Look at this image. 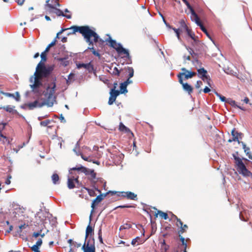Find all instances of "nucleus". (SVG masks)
Here are the masks:
<instances>
[{
    "instance_id": "4468645a",
    "label": "nucleus",
    "mask_w": 252,
    "mask_h": 252,
    "mask_svg": "<svg viewBox=\"0 0 252 252\" xmlns=\"http://www.w3.org/2000/svg\"><path fill=\"white\" fill-rule=\"evenodd\" d=\"M91 220H92V215L91 214L90 216L89 224L87 226L86 230V235H85V241L88 240V239L90 238V237H91V238H94V237L92 236V235H94V229L90 225Z\"/></svg>"
},
{
    "instance_id": "a18cd8bd",
    "label": "nucleus",
    "mask_w": 252,
    "mask_h": 252,
    "mask_svg": "<svg viewBox=\"0 0 252 252\" xmlns=\"http://www.w3.org/2000/svg\"><path fill=\"white\" fill-rule=\"evenodd\" d=\"M98 239L100 243L103 244V239L102 237L101 228H100L98 232Z\"/></svg>"
},
{
    "instance_id": "f704fd0d",
    "label": "nucleus",
    "mask_w": 252,
    "mask_h": 252,
    "mask_svg": "<svg viewBox=\"0 0 252 252\" xmlns=\"http://www.w3.org/2000/svg\"><path fill=\"white\" fill-rule=\"evenodd\" d=\"M120 92L121 94H126L127 92V86L122 83L120 85Z\"/></svg>"
},
{
    "instance_id": "473e14b6",
    "label": "nucleus",
    "mask_w": 252,
    "mask_h": 252,
    "mask_svg": "<svg viewBox=\"0 0 252 252\" xmlns=\"http://www.w3.org/2000/svg\"><path fill=\"white\" fill-rule=\"evenodd\" d=\"M227 103L230 104L231 106L236 108V107H238V105L236 104V102L232 99L231 98H227L226 102Z\"/></svg>"
},
{
    "instance_id": "39448f33",
    "label": "nucleus",
    "mask_w": 252,
    "mask_h": 252,
    "mask_svg": "<svg viewBox=\"0 0 252 252\" xmlns=\"http://www.w3.org/2000/svg\"><path fill=\"white\" fill-rule=\"evenodd\" d=\"M87 43L89 45L93 46V41L94 42H98L99 36L94 31L90 29L87 33L83 36Z\"/></svg>"
},
{
    "instance_id": "603ef678",
    "label": "nucleus",
    "mask_w": 252,
    "mask_h": 252,
    "mask_svg": "<svg viewBox=\"0 0 252 252\" xmlns=\"http://www.w3.org/2000/svg\"><path fill=\"white\" fill-rule=\"evenodd\" d=\"M169 246L167 245H164V246H161V252H166L167 250L169 249Z\"/></svg>"
},
{
    "instance_id": "bb28decb",
    "label": "nucleus",
    "mask_w": 252,
    "mask_h": 252,
    "mask_svg": "<svg viewBox=\"0 0 252 252\" xmlns=\"http://www.w3.org/2000/svg\"><path fill=\"white\" fill-rule=\"evenodd\" d=\"M198 76L199 78H203L207 74V71L203 67L197 69Z\"/></svg>"
},
{
    "instance_id": "f03ea898",
    "label": "nucleus",
    "mask_w": 252,
    "mask_h": 252,
    "mask_svg": "<svg viewBox=\"0 0 252 252\" xmlns=\"http://www.w3.org/2000/svg\"><path fill=\"white\" fill-rule=\"evenodd\" d=\"M238 153L233 154L232 156L235 160V163L237 166L238 172L245 177H252V173L248 170L242 159L238 157Z\"/></svg>"
},
{
    "instance_id": "393cba45",
    "label": "nucleus",
    "mask_w": 252,
    "mask_h": 252,
    "mask_svg": "<svg viewBox=\"0 0 252 252\" xmlns=\"http://www.w3.org/2000/svg\"><path fill=\"white\" fill-rule=\"evenodd\" d=\"M248 213L246 210H244V211L240 213L239 218L242 220L247 221L248 218Z\"/></svg>"
},
{
    "instance_id": "ea45409f",
    "label": "nucleus",
    "mask_w": 252,
    "mask_h": 252,
    "mask_svg": "<svg viewBox=\"0 0 252 252\" xmlns=\"http://www.w3.org/2000/svg\"><path fill=\"white\" fill-rule=\"evenodd\" d=\"M56 39H54V40L53 41L51 42V43H50L48 46L46 48L45 51H44V52H49V50H50V48L53 46L55 44H56Z\"/></svg>"
},
{
    "instance_id": "e2e57ef3",
    "label": "nucleus",
    "mask_w": 252,
    "mask_h": 252,
    "mask_svg": "<svg viewBox=\"0 0 252 252\" xmlns=\"http://www.w3.org/2000/svg\"><path fill=\"white\" fill-rule=\"evenodd\" d=\"M16 96L14 95V97H13L16 101H19L20 99V95L18 92H16Z\"/></svg>"
},
{
    "instance_id": "6e6d98bb",
    "label": "nucleus",
    "mask_w": 252,
    "mask_h": 252,
    "mask_svg": "<svg viewBox=\"0 0 252 252\" xmlns=\"http://www.w3.org/2000/svg\"><path fill=\"white\" fill-rule=\"evenodd\" d=\"M46 52H44V51L43 52H42L41 55H40V57H41V61H46V60H47V58H46Z\"/></svg>"
},
{
    "instance_id": "09e8293b",
    "label": "nucleus",
    "mask_w": 252,
    "mask_h": 252,
    "mask_svg": "<svg viewBox=\"0 0 252 252\" xmlns=\"http://www.w3.org/2000/svg\"><path fill=\"white\" fill-rule=\"evenodd\" d=\"M0 93L7 97H14V94H10L9 93H5V92H4L2 91H1Z\"/></svg>"
},
{
    "instance_id": "412c9836",
    "label": "nucleus",
    "mask_w": 252,
    "mask_h": 252,
    "mask_svg": "<svg viewBox=\"0 0 252 252\" xmlns=\"http://www.w3.org/2000/svg\"><path fill=\"white\" fill-rule=\"evenodd\" d=\"M77 67L78 69L83 67V68L87 69L89 71H90L91 70L93 69V66L90 63H78L77 64Z\"/></svg>"
},
{
    "instance_id": "a19ab883",
    "label": "nucleus",
    "mask_w": 252,
    "mask_h": 252,
    "mask_svg": "<svg viewBox=\"0 0 252 252\" xmlns=\"http://www.w3.org/2000/svg\"><path fill=\"white\" fill-rule=\"evenodd\" d=\"M88 49L92 51V53L94 55H95L97 57H99L100 56V54L98 52H97L95 50V49H94L93 46H92L91 47H88Z\"/></svg>"
},
{
    "instance_id": "6e6552de",
    "label": "nucleus",
    "mask_w": 252,
    "mask_h": 252,
    "mask_svg": "<svg viewBox=\"0 0 252 252\" xmlns=\"http://www.w3.org/2000/svg\"><path fill=\"white\" fill-rule=\"evenodd\" d=\"M46 6L52 9L49 11L50 13H55L58 16H62L69 19L71 18V15L70 14H64L60 9L56 7L54 5L47 4Z\"/></svg>"
},
{
    "instance_id": "4c0bfd02",
    "label": "nucleus",
    "mask_w": 252,
    "mask_h": 252,
    "mask_svg": "<svg viewBox=\"0 0 252 252\" xmlns=\"http://www.w3.org/2000/svg\"><path fill=\"white\" fill-rule=\"evenodd\" d=\"M215 93L216 95L218 97L220 98V99L221 100V101L225 102V103L226 102L227 98H226L225 97L221 95L220 94L218 93V92H217L216 91H215Z\"/></svg>"
},
{
    "instance_id": "c03bdc74",
    "label": "nucleus",
    "mask_w": 252,
    "mask_h": 252,
    "mask_svg": "<svg viewBox=\"0 0 252 252\" xmlns=\"http://www.w3.org/2000/svg\"><path fill=\"white\" fill-rule=\"evenodd\" d=\"M52 121H53V120H47L44 121H41V122L40 123V125L41 126H47L49 124H50Z\"/></svg>"
},
{
    "instance_id": "c85d7f7f",
    "label": "nucleus",
    "mask_w": 252,
    "mask_h": 252,
    "mask_svg": "<svg viewBox=\"0 0 252 252\" xmlns=\"http://www.w3.org/2000/svg\"><path fill=\"white\" fill-rule=\"evenodd\" d=\"M158 214L161 218H163L164 220H167L168 218L167 214L161 211L158 210L157 213L155 214L156 217H157Z\"/></svg>"
},
{
    "instance_id": "338daca9",
    "label": "nucleus",
    "mask_w": 252,
    "mask_h": 252,
    "mask_svg": "<svg viewBox=\"0 0 252 252\" xmlns=\"http://www.w3.org/2000/svg\"><path fill=\"white\" fill-rule=\"evenodd\" d=\"M177 226H179V224L181 226H183V222L181 221V220L180 219L178 218L177 220Z\"/></svg>"
},
{
    "instance_id": "ddd939ff",
    "label": "nucleus",
    "mask_w": 252,
    "mask_h": 252,
    "mask_svg": "<svg viewBox=\"0 0 252 252\" xmlns=\"http://www.w3.org/2000/svg\"><path fill=\"white\" fill-rule=\"evenodd\" d=\"M196 74L195 72L188 70L186 73L180 72L177 75V77L178 78L179 80H180V78L183 79V76H184L185 79L187 80L192 78L193 76H195Z\"/></svg>"
},
{
    "instance_id": "20e7f679",
    "label": "nucleus",
    "mask_w": 252,
    "mask_h": 252,
    "mask_svg": "<svg viewBox=\"0 0 252 252\" xmlns=\"http://www.w3.org/2000/svg\"><path fill=\"white\" fill-rule=\"evenodd\" d=\"M106 41L109 42V46L115 49L118 54H125V57L127 59H129L130 58L128 50L124 48L121 43H117L116 41L112 39L111 36H109V38L106 39Z\"/></svg>"
},
{
    "instance_id": "7ed1b4c3",
    "label": "nucleus",
    "mask_w": 252,
    "mask_h": 252,
    "mask_svg": "<svg viewBox=\"0 0 252 252\" xmlns=\"http://www.w3.org/2000/svg\"><path fill=\"white\" fill-rule=\"evenodd\" d=\"M54 68V65L45 66L44 63L40 61L36 66L34 75H36L37 74L40 77H47L51 73Z\"/></svg>"
},
{
    "instance_id": "1a4fd4ad",
    "label": "nucleus",
    "mask_w": 252,
    "mask_h": 252,
    "mask_svg": "<svg viewBox=\"0 0 252 252\" xmlns=\"http://www.w3.org/2000/svg\"><path fill=\"white\" fill-rule=\"evenodd\" d=\"M116 86L111 89L110 92V97L108 100V104L112 105L116 100V97L120 94V91L116 90Z\"/></svg>"
},
{
    "instance_id": "7c9ffc66",
    "label": "nucleus",
    "mask_w": 252,
    "mask_h": 252,
    "mask_svg": "<svg viewBox=\"0 0 252 252\" xmlns=\"http://www.w3.org/2000/svg\"><path fill=\"white\" fill-rule=\"evenodd\" d=\"M187 34L194 41L197 39V37L195 36V34L192 32L191 30L189 28L186 31Z\"/></svg>"
},
{
    "instance_id": "bf43d9fd",
    "label": "nucleus",
    "mask_w": 252,
    "mask_h": 252,
    "mask_svg": "<svg viewBox=\"0 0 252 252\" xmlns=\"http://www.w3.org/2000/svg\"><path fill=\"white\" fill-rule=\"evenodd\" d=\"M186 4V5L187 6L188 8L190 10L191 8H192V6L190 5L189 3L187 0H182Z\"/></svg>"
},
{
    "instance_id": "cd10ccee",
    "label": "nucleus",
    "mask_w": 252,
    "mask_h": 252,
    "mask_svg": "<svg viewBox=\"0 0 252 252\" xmlns=\"http://www.w3.org/2000/svg\"><path fill=\"white\" fill-rule=\"evenodd\" d=\"M198 26L200 27V29L201 30V31L205 33V34L207 35V36L211 40H212V39L211 38V35H210V34L209 33V32H208L207 29H206V28L203 26V25L202 24V23H201L200 25H198Z\"/></svg>"
},
{
    "instance_id": "13d9d810",
    "label": "nucleus",
    "mask_w": 252,
    "mask_h": 252,
    "mask_svg": "<svg viewBox=\"0 0 252 252\" xmlns=\"http://www.w3.org/2000/svg\"><path fill=\"white\" fill-rule=\"evenodd\" d=\"M130 78H128L127 79V80H126V81H125L124 82H123V83L124 85H126V86H127L128 84L132 83V81L131 80H130Z\"/></svg>"
},
{
    "instance_id": "9b49d317",
    "label": "nucleus",
    "mask_w": 252,
    "mask_h": 252,
    "mask_svg": "<svg viewBox=\"0 0 252 252\" xmlns=\"http://www.w3.org/2000/svg\"><path fill=\"white\" fill-rule=\"evenodd\" d=\"M184 46H185L186 49L188 51L189 54L191 56V57L193 59V60H192V63H198V57L199 53L198 52H196L195 50L193 49L192 47L187 46L185 44Z\"/></svg>"
},
{
    "instance_id": "69168bd1",
    "label": "nucleus",
    "mask_w": 252,
    "mask_h": 252,
    "mask_svg": "<svg viewBox=\"0 0 252 252\" xmlns=\"http://www.w3.org/2000/svg\"><path fill=\"white\" fill-rule=\"evenodd\" d=\"M40 235H41L40 232H39V231H38V232H34L33 233L32 236H33V237H34L35 238H37V237L40 236Z\"/></svg>"
},
{
    "instance_id": "a878e982",
    "label": "nucleus",
    "mask_w": 252,
    "mask_h": 252,
    "mask_svg": "<svg viewBox=\"0 0 252 252\" xmlns=\"http://www.w3.org/2000/svg\"><path fill=\"white\" fill-rule=\"evenodd\" d=\"M67 187L69 189H74L75 187L74 179L72 177H68L67 179Z\"/></svg>"
},
{
    "instance_id": "37998d69",
    "label": "nucleus",
    "mask_w": 252,
    "mask_h": 252,
    "mask_svg": "<svg viewBox=\"0 0 252 252\" xmlns=\"http://www.w3.org/2000/svg\"><path fill=\"white\" fill-rule=\"evenodd\" d=\"M127 70L129 73L128 78H130L132 77L134 75V70L133 68L131 67H128Z\"/></svg>"
},
{
    "instance_id": "0e129e2a",
    "label": "nucleus",
    "mask_w": 252,
    "mask_h": 252,
    "mask_svg": "<svg viewBox=\"0 0 252 252\" xmlns=\"http://www.w3.org/2000/svg\"><path fill=\"white\" fill-rule=\"evenodd\" d=\"M0 137H2L4 139H5L6 140V141L8 142V143L9 144L10 143V141L8 139V138L4 136L1 132V130H0Z\"/></svg>"
},
{
    "instance_id": "2eb2a0df",
    "label": "nucleus",
    "mask_w": 252,
    "mask_h": 252,
    "mask_svg": "<svg viewBox=\"0 0 252 252\" xmlns=\"http://www.w3.org/2000/svg\"><path fill=\"white\" fill-rule=\"evenodd\" d=\"M179 82L182 85L184 90L187 92L189 94H190L193 91L192 87L187 83H184L183 79L180 78Z\"/></svg>"
},
{
    "instance_id": "774afa93",
    "label": "nucleus",
    "mask_w": 252,
    "mask_h": 252,
    "mask_svg": "<svg viewBox=\"0 0 252 252\" xmlns=\"http://www.w3.org/2000/svg\"><path fill=\"white\" fill-rule=\"evenodd\" d=\"M203 91L204 93H208L210 92L211 90L208 87H205Z\"/></svg>"
},
{
    "instance_id": "3c124183",
    "label": "nucleus",
    "mask_w": 252,
    "mask_h": 252,
    "mask_svg": "<svg viewBox=\"0 0 252 252\" xmlns=\"http://www.w3.org/2000/svg\"><path fill=\"white\" fill-rule=\"evenodd\" d=\"M188 227L187 225H186V224H184V225H183V226H181V228L179 231V233H180L181 234L183 233L184 232H185L186 231L185 229L188 228Z\"/></svg>"
},
{
    "instance_id": "4be33fe9",
    "label": "nucleus",
    "mask_w": 252,
    "mask_h": 252,
    "mask_svg": "<svg viewBox=\"0 0 252 252\" xmlns=\"http://www.w3.org/2000/svg\"><path fill=\"white\" fill-rule=\"evenodd\" d=\"M15 106L11 105H6L3 106V109L6 112H9L12 114H18V112L16 110L14 109Z\"/></svg>"
},
{
    "instance_id": "f8f14e48",
    "label": "nucleus",
    "mask_w": 252,
    "mask_h": 252,
    "mask_svg": "<svg viewBox=\"0 0 252 252\" xmlns=\"http://www.w3.org/2000/svg\"><path fill=\"white\" fill-rule=\"evenodd\" d=\"M191 44L192 48L194 49L196 52L199 53L203 50V44L197 39L193 41Z\"/></svg>"
},
{
    "instance_id": "79ce46f5",
    "label": "nucleus",
    "mask_w": 252,
    "mask_h": 252,
    "mask_svg": "<svg viewBox=\"0 0 252 252\" xmlns=\"http://www.w3.org/2000/svg\"><path fill=\"white\" fill-rule=\"evenodd\" d=\"M85 189L88 191L89 194L91 196H94L96 195L94 189H90L88 188H85Z\"/></svg>"
},
{
    "instance_id": "0eeeda50",
    "label": "nucleus",
    "mask_w": 252,
    "mask_h": 252,
    "mask_svg": "<svg viewBox=\"0 0 252 252\" xmlns=\"http://www.w3.org/2000/svg\"><path fill=\"white\" fill-rule=\"evenodd\" d=\"M68 30H72L71 32V33L75 34L76 32H79L81 34H82L83 36L90 29V28L88 26H73L71 27L70 28H67Z\"/></svg>"
},
{
    "instance_id": "4d7b16f0",
    "label": "nucleus",
    "mask_w": 252,
    "mask_h": 252,
    "mask_svg": "<svg viewBox=\"0 0 252 252\" xmlns=\"http://www.w3.org/2000/svg\"><path fill=\"white\" fill-rule=\"evenodd\" d=\"M31 249L34 252H40V251L39 250V247H36V246L33 245Z\"/></svg>"
},
{
    "instance_id": "dca6fc26",
    "label": "nucleus",
    "mask_w": 252,
    "mask_h": 252,
    "mask_svg": "<svg viewBox=\"0 0 252 252\" xmlns=\"http://www.w3.org/2000/svg\"><path fill=\"white\" fill-rule=\"evenodd\" d=\"M121 196L124 197H126L127 199L137 200V195L131 191H122L121 192Z\"/></svg>"
},
{
    "instance_id": "864d4df0",
    "label": "nucleus",
    "mask_w": 252,
    "mask_h": 252,
    "mask_svg": "<svg viewBox=\"0 0 252 252\" xmlns=\"http://www.w3.org/2000/svg\"><path fill=\"white\" fill-rule=\"evenodd\" d=\"M74 74L73 73H70L68 76V79L66 80V84H69L70 83V80L72 79V77H73Z\"/></svg>"
},
{
    "instance_id": "a211bd4d",
    "label": "nucleus",
    "mask_w": 252,
    "mask_h": 252,
    "mask_svg": "<svg viewBox=\"0 0 252 252\" xmlns=\"http://www.w3.org/2000/svg\"><path fill=\"white\" fill-rule=\"evenodd\" d=\"M103 200V195L102 194H99L98 195L92 202L91 204V207L92 208V210L91 211V215L94 212V210L95 208V206L96 205L98 204L99 203H100L102 200Z\"/></svg>"
},
{
    "instance_id": "052dcab7",
    "label": "nucleus",
    "mask_w": 252,
    "mask_h": 252,
    "mask_svg": "<svg viewBox=\"0 0 252 252\" xmlns=\"http://www.w3.org/2000/svg\"><path fill=\"white\" fill-rule=\"evenodd\" d=\"M42 240L41 239H39L36 243V244L35 245H34V246H36V247H39L41 246V245H42Z\"/></svg>"
},
{
    "instance_id": "680f3d73",
    "label": "nucleus",
    "mask_w": 252,
    "mask_h": 252,
    "mask_svg": "<svg viewBox=\"0 0 252 252\" xmlns=\"http://www.w3.org/2000/svg\"><path fill=\"white\" fill-rule=\"evenodd\" d=\"M202 85V82L201 81L198 80L196 83L195 87H196V88L198 89L200 87V86Z\"/></svg>"
},
{
    "instance_id": "2f4dec72",
    "label": "nucleus",
    "mask_w": 252,
    "mask_h": 252,
    "mask_svg": "<svg viewBox=\"0 0 252 252\" xmlns=\"http://www.w3.org/2000/svg\"><path fill=\"white\" fill-rule=\"evenodd\" d=\"M179 237H180V239L182 242V245L184 246V251L183 252H187L186 249L187 247V243L185 241V238H184L181 234H179Z\"/></svg>"
},
{
    "instance_id": "b1692460",
    "label": "nucleus",
    "mask_w": 252,
    "mask_h": 252,
    "mask_svg": "<svg viewBox=\"0 0 252 252\" xmlns=\"http://www.w3.org/2000/svg\"><path fill=\"white\" fill-rule=\"evenodd\" d=\"M180 27L179 29H180L181 32H183V30L186 31L189 28L188 27L187 24H186L185 21L184 19H181L179 21Z\"/></svg>"
},
{
    "instance_id": "f257e3e1",
    "label": "nucleus",
    "mask_w": 252,
    "mask_h": 252,
    "mask_svg": "<svg viewBox=\"0 0 252 252\" xmlns=\"http://www.w3.org/2000/svg\"><path fill=\"white\" fill-rule=\"evenodd\" d=\"M56 85L55 81L52 82V86H48L46 91L43 92V95L46 99L40 102L36 100L28 104L29 109L33 110L35 108H41L44 105L49 107H52L55 102H56V96L54 95L56 91Z\"/></svg>"
},
{
    "instance_id": "aec40b11",
    "label": "nucleus",
    "mask_w": 252,
    "mask_h": 252,
    "mask_svg": "<svg viewBox=\"0 0 252 252\" xmlns=\"http://www.w3.org/2000/svg\"><path fill=\"white\" fill-rule=\"evenodd\" d=\"M242 134L241 132H238L235 130V128H233L231 131V135L233 136L232 140L234 141H237L239 144H240V141L239 140V137Z\"/></svg>"
},
{
    "instance_id": "9d476101",
    "label": "nucleus",
    "mask_w": 252,
    "mask_h": 252,
    "mask_svg": "<svg viewBox=\"0 0 252 252\" xmlns=\"http://www.w3.org/2000/svg\"><path fill=\"white\" fill-rule=\"evenodd\" d=\"M72 170H76L78 172H80L84 173L86 175H90V171L92 170V169H90L87 168L81 165H77L76 167H73L69 171V174H72Z\"/></svg>"
},
{
    "instance_id": "c756f323",
    "label": "nucleus",
    "mask_w": 252,
    "mask_h": 252,
    "mask_svg": "<svg viewBox=\"0 0 252 252\" xmlns=\"http://www.w3.org/2000/svg\"><path fill=\"white\" fill-rule=\"evenodd\" d=\"M119 129L120 131L125 132H129L130 131V129L122 123H120Z\"/></svg>"
},
{
    "instance_id": "c9c22d12",
    "label": "nucleus",
    "mask_w": 252,
    "mask_h": 252,
    "mask_svg": "<svg viewBox=\"0 0 252 252\" xmlns=\"http://www.w3.org/2000/svg\"><path fill=\"white\" fill-rule=\"evenodd\" d=\"M52 180L53 183L54 184H59L58 181L59 180V177L58 175L56 173L53 174V175L52 176Z\"/></svg>"
},
{
    "instance_id": "58836bf2",
    "label": "nucleus",
    "mask_w": 252,
    "mask_h": 252,
    "mask_svg": "<svg viewBox=\"0 0 252 252\" xmlns=\"http://www.w3.org/2000/svg\"><path fill=\"white\" fill-rule=\"evenodd\" d=\"M137 242L138 243H141V242H142V240L139 237H136L135 238L133 239L132 240L131 244L133 246H134V245H135V244Z\"/></svg>"
},
{
    "instance_id": "de8ad7c7",
    "label": "nucleus",
    "mask_w": 252,
    "mask_h": 252,
    "mask_svg": "<svg viewBox=\"0 0 252 252\" xmlns=\"http://www.w3.org/2000/svg\"><path fill=\"white\" fill-rule=\"evenodd\" d=\"M160 16H161L162 19H163V21L164 22V23L165 24V25H166V27L169 28V29H171L172 28V27L171 26H170L167 22L165 20V18H164L163 16L160 13Z\"/></svg>"
},
{
    "instance_id": "5fc2aeb1",
    "label": "nucleus",
    "mask_w": 252,
    "mask_h": 252,
    "mask_svg": "<svg viewBox=\"0 0 252 252\" xmlns=\"http://www.w3.org/2000/svg\"><path fill=\"white\" fill-rule=\"evenodd\" d=\"M201 79L204 81L206 82V81H211V79L209 76V75L206 74L205 76L203 77V78H201Z\"/></svg>"
},
{
    "instance_id": "8fccbe9b",
    "label": "nucleus",
    "mask_w": 252,
    "mask_h": 252,
    "mask_svg": "<svg viewBox=\"0 0 252 252\" xmlns=\"http://www.w3.org/2000/svg\"><path fill=\"white\" fill-rule=\"evenodd\" d=\"M120 73V72L119 70V69H118V68L116 67H115L113 69L112 74L115 75L119 76Z\"/></svg>"
},
{
    "instance_id": "5701e85b",
    "label": "nucleus",
    "mask_w": 252,
    "mask_h": 252,
    "mask_svg": "<svg viewBox=\"0 0 252 252\" xmlns=\"http://www.w3.org/2000/svg\"><path fill=\"white\" fill-rule=\"evenodd\" d=\"M67 57L64 58H55V59L60 62L61 65L62 66L65 67L67 66L69 64V61H67L66 59Z\"/></svg>"
},
{
    "instance_id": "49530a36",
    "label": "nucleus",
    "mask_w": 252,
    "mask_h": 252,
    "mask_svg": "<svg viewBox=\"0 0 252 252\" xmlns=\"http://www.w3.org/2000/svg\"><path fill=\"white\" fill-rule=\"evenodd\" d=\"M89 175L91 177V179H95L96 178V173L93 169H92V170L90 171Z\"/></svg>"
},
{
    "instance_id": "6ab92c4d",
    "label": "nucleus",
    "mask_w": 252,
    "mask_h": 252,
    "mask_svg": "<svg viewBox=\"0 0 252 252\" xmlns=\"http://www.w3.org/2000/svg\"><path fill=\"white\" fill-rule=\"evenodd\" d=\"M34 84L31 85V87L32 89H36L41 85V82L38 77H40L37 74L36 75H34Z\"/></svg>"
},
{
    "instance_id": "f3484780",
    "label": "nucleus",
    "mask_w": 252,
    "mask_h": 252,
    "mask_svg": "<svg viewBox=\"0 0 252 252\" xmlns=\"http://www.w3.org/2000/svg\"><path fill=\"white\" fill-rule=\"evenodd\" d=\"M191 13V19L192 21H194L195 23L197 24V26L200 25L202 23L200 21V20L198 16V15L196 13L194 9L191 8L190 10Z\"/></svg>"
},
{
    "instance_id": "e433bc0d",
    "label": "nucleus",
    "mask_w": 252,
    "mask_h": 252,
    "mask_svg": "<svg viewBox=\"0 0 252 252\" xmlns=\"http://www.w3.org/2000/svg\"><path fill=\"white\" fill-rule=\"evenodd\" d=\"M240 144H242V146L243 147V148L244 150V152L245 153H246V154L247 155H248L249 154V152H250V148L249 147H247L246 146V145L245 144V143L242 141H241L240 142Z\"/></svg>"
},
{
    "instance_id": "423d86ee",
    "label": "nucleus",
    "mask_w": 252,
    "mask_h": 252,
    "mask_svg": "<svg viewBox=\"0 0 252 252\" xmlns=\"http://www.w3.org/2000/svg\"><path fill=\"white\" fill-rule=\"evenodd\" d=\"M84 252H95V247L94 238H90L84 242L82 247Z\"/></svg>"
},
{
    "instance_id": "72a5a7b5",
    "label": "nucleus",
    "mask_w": 252,
    "mask_h": 252,
    "mask_svg": "<svg viewBox=\"0 0 252 252\" xmlns=\"http://www.w3.org/2000/svg\"><path fill=\"white\" fill-rule=\"evenodd\" d=\"M79 147H80L79 141H78L76 144L75 147L73 150L74 152H75V154L77 156H79L82 154L80 152V151L78 149L79 148Z\"/></svg>"
}]
</instances>
